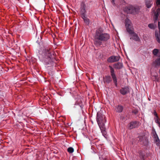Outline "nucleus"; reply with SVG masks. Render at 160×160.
<instances>
[{
    "instance_id": "obj_33",
    "label": "nucleus",
    "mask_w": 160,
    "mask_h": 160,
    "mask_svg": "<svg viewBox=\"0 0 160 160\" xmlns=\"http://www.w3.org/2000/svg\"><path fill=\"white\" fill-rule=\"evenodd\" d=\"M147 144V139H146V144Z\"/></svg>"
},
{
    "instance_id": "obj_22",
    "label": "nucleus",
    "mask_w": 160,
    "mask_h": 160,
    "mask_svg": "<svg viewBox=\"0 0 160 160\" xmlns=\"http://www.w3.org/2000/svg\"><path fill=\"white\" fill-rule=\"evenodd\" d=\"M67 151L69 153H72L74 151V149L72 147H69Z\"/></svg>"
},
{
    "instance_id": "obj_19",
    "label": "nucleus",
    "mask_w": 160,
    "mask_h": 160,
    "mask_svg": "<svg viewBox=\"0 0 160 160\" xmlns=\"http://www.w3.org/2000/svg\"><path fill=\"white\" fill-rule=\"evenodd\" d=\"M139 155V157L140 159H145V154L142 151H140L138 152Z\"/></svg>"
},
{
    "instance_id": "obj_15",
    "label": "nucleus",
    "mask_w": 160,
    "mask_h": 160,
    "mask_svg": "<svg viewBox=\"0 0 160 160\" xmlns=\"http://www.w3.org/2000/svg\"><path fill=\"white\" fill-rule=\"evenodd\" d=\"M82 17L83 19L84 22L86 23V24L88 25H89L90 22L89 19L88 18L86 17V16H82Z\"/></svg>"
},
{
    "instance_id": "obj_32",
    "label": "nucleus",
    "mask_w": 160,
    "mask_h": 160,
    "mask_svg": "<svg viewBox=\"0 0 160 160\" xmlns=\"http://www.w3.org/2000/svg\"><path fill=\"white\" fill-rule=\"evenodd\" d=\"M158 126L159 127V128H160V123H159V124H158Z\"/></svg>"
},
{
    "instance_id": "obj_18",
    "label": "nucleus",
    "mask_w": 160,
    "mask_h": 160,
    "mask_svg": "<svg viewBox=\"0 0 160 160\" xmlns=\"http://www.w3.org/2000/svg\"><path fill=\"white\" fill-rule=\"evenodd\" d=\"M152 1L149 0H146V4L147 7L148 8L151 7V5L152 4Z\"/></svg>"
},
{
    "instance_id": "obj_24",
    "label": "nucleus",
    "mask_w": 160,
    "mask_h": 160,
    "mask_svg": "<svg viewBox=\"0 0 160 160\" xmlns=\"http://www.w3.org/2000/svg\"><path fill=\"white\" fill-rule=\"evenodd\" d=\"M148 27L151 29H154L155 28L153 24H149L148 25Z\"/></svg>"
},
{
    "instance_id": "obj_29",
    "label": "nucleus",
    "mask_w": 160,
    "mask_h": 160,
    "mask_svg": "<svg viewBox=\"0 0 160 160\" xmlns=\"http://www.w3.org/2000/svg\"><path fill=\"white\" fill-rule=\"evenodd\" d=\"M154 115H155V116L156 117V118H158V115H157V114L156 112L155 111H154Z\"/></svg>"
},
{
    "instance_id": "obj_31",
    "label": "nucleus",
    "mask_w": 160,
    "mask_h": 160,
    "mask_svg": "<svg viewBox=\"0 0 160 160\" xmlns=\"http://www.w3.org/2000/svg\"><path fill=\"white\" fill-rule=\"evenodd\" d=\"M133 112L135 114H137V113L138 112L137 111H135V112Z\"/></svg>"
},
{
    "instance_id": "obj_1",
    "label": "nucleus",
    "mask_w": 160,
    "mask_h": 160,
    "mask_svg": "<svg viewBox=\"0 0 160 160\" xmlns=\"http://www.w3.org/2000/svg\"><path fill=\"white\" fill-rule=\"evenodd\" d=\"M39 58L46 67H50L55 65L54 62L55 60L54 55L50 48L44 49Z\"/></svg>"
},
{
    "instance_id": "obj_30",
    "label": "nucleus",
    "mask_w": 160,
    "mask_h": 160,
    "mask_svg": "<svg viewBox=\"0 0 160 160\" xmlns=\"http://www.w3.org/2000/svg\"><path fill=\"white\" fill-rule=\"evenodd\" d=\"M115 0H112V3L113 5H115V3L114 2Z\"/></svg>"
},
{
    "instance_id": "obj_13",
    "label": "nucleus",
    "mask_w": 160,
    "mask_h": 160,
    "mask_svg": "<svg viewBox=\"0 0 160 160\" xmlns=\"http://www.w3.org/2000/svg\"><path fill=\"white\" fill-rule=\"evenodd\" d=\"M85 5L84 4H82L81 7V12L82 14V17L83 16H86Z\"/></svg>"
},
{
    "instance_id": "obj_4",
    "label": "nucleus",
    "mask_w": 160,
    "mask_h": 160,
    "mask_svg": "<svg viewBox=\"0 0 160 160\" xmlns=\"http://www.w3.org/2000/svg\"><path fill=\"white\" fill-rule=\"evenodd\" d=\"M139 9L138 7L129 5L126 7L124 9V11L128 13H137Z\"/></svg>"
},
{
    "instance_id": "obj_26",
    "label": "nucleus",
    "mask_w": 160,
    "mask_h": 160,
    "mask_svg": "<svg viewBox=\"0 0 160 160\" xmlns=\"http://www.w3.org/2000/svg\"><path fill=\"white\" fill-rule=\"evenodd\" d=\"M155 122L158 124L160 123L158 117L155 118Z\"/></svg>"
},
{
    "instance_id": "obj_14",
    "label": "nucleus",
    "mask_w": 160,
    "mask_h": 160,
    "mask_svg": "<svg viewBox=\"0 0 160 160\" xmlns=\"http://www.w3.org/2000/svg\"><path fill=\"white\" fill-rule=\"evenodd\" d=\"M114 68L116 69H120L122 67V64L120 62H118L114 64L113 65Z\"/></svg>"
},
{
    "instance_id": "obj_23",
    "label": "nucleus",
    "mask_w": 160,
    "mask_h": 160,
    "mask_svg": "<svg viewBox=\"0 0 160 160\" xmlns=\"http://www.w3.org/2000/svg\"><path fill=\"white\" fill-rule=\"evenodd\" d=\"M160 13V8H158L156 10V12L155 13V14L156 15H158V16L159 15V14Z\"/></svg>"
},
{
    "instance_id": "obj_5",
    "label": "nucleus",
    "mask_w": 160,
    "mask_h": 160,
    "mask_svg": "<svg viewBox=\"0 0 160 160\" xmlns=\"http://www.w3.org/2000/svg\"><path fill=\"white\" fill-rule=\"evenodd\" d=\"M125 22V27L128 32H131V31L134 30L133 26L131 21L128 18H126Z\"/></svg>"
},
{
    "instance_id": "obj_12",
    "label": "nucleus",
    "mask_w": 160,
    "mask_h": 160,
    "mask_svg": "<svg viewBox=\"0 0 160 160\" xmlns=\"http://www.w3.org/2000/svg\"><path fill=\"white\" fill-rule=\"evenodd\" d=\"M153 136L154 138V140L155 142L156 143L157 146H159L160 145L159 139L158 137V135L156 134V132H155L153 133Z\"/></svg>"
},
{
    "instance_id": "obj_2",
    "label": "nucleus",
    "mask_w": 160,
    "mask_h": 160,
    "mask_svg": "<svg viewBox=\"0 0 160 160\" xmlns=\"http://www.w3.org/2000/svg\"><path fill=\"white\" fill-rule=\"evenodd\" d=\"M110 38L109 34L103 33L99 29L96 30L94 36V43L96 46H100L102 42H107Z\"/></svg>"
},
{
    "instance_id": "obj_25",
    "label": "nucleus",
    "mask_w": 160,
    "mask_h": 160,
    "mask_svg": "<svg viewBox=\"0 0 160 160\" xmlns=\"http://www.w3.org/2000/svg\"><path fill=\"white\" fill-rule=\"evenodd\" d=\"M158 16H158V14H154V19L155 22H156L157 20Z\"/></svg>"
},
{
    "instance_id": "obj_6",
    "label": "nucleus",
    "mask_w": 160,
    "mask_h": 160,
    "mask_svg": "<svg viewBox=\"0 0 160 160\" xmlns=\"http://www.w3.org/2000/svg\"><path fill=\"white\" fill-rule=\"evenodd\" d=\"M109 67L110 69V72L111 76L113 80V82L117 86V79L116 75L114 73V69L110 66H109Z\"/></svg>"
},
{
    "instance_id": "obj_8",
    "label": "nucleus",
    "mask_w": 160,
    "mask_h": 160,
    "mask_svg": "<svg viewBox=\"0 0 160 160\" xmlns=\"http://www.w3.org/2000/svg\"><path fill=\"white\" fill-rule=\"evenodd\" d=\"M139 125V122L134 121L131 122L128 124V126L130 129H132L138 127Z\"/></svg>"
},
{
    "instance_id": "obj_7",
    "label": "nucleus",
    "mask_w": 160,
    "mask_h": 160,
    "mask_svg": "<svg viewBox=\"0 0 160 160\" xmlns=\"http://www.w3.org/2000/svg\"><path fill=\"white\" fill-rule=\"evenodd\" d=\"M128 33L131 35V37L130 39H132L136 41H139L140 39L138 37V35L134 32V30L131 31V32H128Z\"/></svg>"
},
{
    "instance_id": "obj_9",
    "label": "nucleus",
    "mask_w": 160,
    "mask_h": 160,
    "mask_svg": "<svg viewBox=\"0 0 160 160\" xmlns=\"http://www.w3.org/2000/svg\"><path fill=\"white\" fill-rule=\"evenodd\" d=\"M158 26L159 29V32L155 31V35L157 41L159 43H160V22H158Z\"/></svg>"
},
{
    "instance_id": "obj_16",
    "label": "nucleus",
    "mask_w": 160,
    "mask_h": 160,
    "mask_svg": "<svg viewBox=\"0 0 160 160\" xmlns=\"http://www.w3.org/2000/svg\"><path fill=\"white\" fill-rule=\"evenodd\" d=\"M123 107L121 105H118L116 108V110L117 112H122L123 110Z\"/></svg>"
},
{
    "instance_id": "obj_20",
    "label": "nucleus",
    "mask_w": 160,
    "mask_h": 160,
    "mask_svg": "<svg viewBox=\"0 0 160 160\" xmlns=\"http://www.w3.org/2000/svg\"><path fill=\"white\" fill-rule=\"evenodd\" d=\"M159 50L157 49H154L152 51L153 54L155 56H157V54L159 52Z\"/></svg>"
},
{
    "instance_id": "obj_11",
    "label": "nucleus",
    "mask_w": 160,
    "mask_h": 160,
    "mask_svg": "<svg viewBox=\"0 0 160 160\" xmlns=\"http://www.w3.org/2000/svg\"><path fill=\"white\" fill-rule=\"evenodd\" d=\"M129 92V88L128 87L122 88L120 90V92L123 95H126Z\"/></svg>"
},
{
    "instance_id": "obj_3",
    "label": "nucleus",
    "mask_w": 160,
    "mask_h": 160,
    "mask_svg": "<svg viewBox=\"0 0 160 160\" xmlns=\"http://www.w3.org/2000/svg\"><path fill=\"white\" fill-rule=\"evenodd\" d=\"M97 121L100 129L103 130L105 126L104 123L106 122L105 116L101 113H97Z\"/></svg>"
},
{
    "instance_id": "obj_21",
    "label": "nucleus",
    "mask_w": 160,
    "mask_h": 160,
    "mask_svg": "<svg viewBox=\"0 0 160 160\" xmlns=\"http://www.w3.org/2000/svg\"><path fill=\"white\" fill-rule=\"evenodd\" d=\"M101 130L102 133L103 135L105 138H107V135L106 133V132L105 131V126H104V128L103 130H102L101 129Z\"/></svg>"
},
{
    "instance_id": "obj_28",
    "label": "nucleus",
    "mask_w": 160,
    "mask_h": 160,
    "mask_svg": "<svg viewBox=\"0 0 160 160\" xmlns=\"http://www.w3.org/2000/svg\"><path fill=\"white\" fill-rule=\"evenodd\" d=\"M156 3L157 6L160 5V0H157Z\"/></svg>"
},
{
    "instance_id": "obj_17",
    "label": "nucleus",
    "mask_w": 160,
    "mask_h": 160,
    "mask_svg": "<svg viewBox=\"0 0 160 160\" xmlns=\"http://www.w3.org/2000/svg\"><path fill=\"white\" fill-rule=\"evenodd\" d=\"M112 78L109 76H107L104 79V81L107 83H109L112 81Z\"/></svg>"
},
{
    "instance_id": "obj_10",
    "label": "nucleus",
    "mask_w": 160,
    "mask_h": 160,
    "mask_svg": "<svg viewBox=\"0 0 160 160\" xmlns=\"http://www.w3.org/2000/svg\"><path fill=\"white\" fill-rule=\"evenodd\" d=\"M119 60V57L112 56L108 58L107 59V61L109 62H117Z\"/></svg>"
},
{
    "instance_id": "obj_27",
    "label": "nucleus",
    "mask_w": 160,
    "mask_h": 160,
    "mask_svg": "<svg viewBox=\"0 0 160 160\" xmlns=\"http://www.w3.org/2000/svg\"><path fill=\"white\" fill-rule=\"evenodd\" d=\"M75 105H78V106H79V107H80V108H82V107H83L82 106V105H81V104H78L77 102H76V103L75 104Z\"/></svg>"
},
{
    "instance_id": "obj_34",
    "label": "nucleus",
    "mask_w": 160,
    "mask_h": 160,
    "mask_svg": "<svg viewBox=\"0 0 160 160\" xmlns=\"http://www.w3.org/2000/svg\"><path fill=\"white\" fill-rule=\"evenodd\" d=\"M140 160H145V159H140Z\"/></svg>"
}]
</instances>
